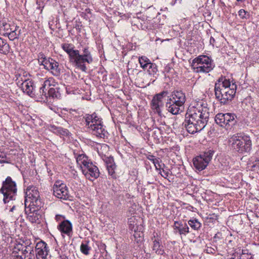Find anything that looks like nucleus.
<instances>
[{"mask_svg": "<svg viewBox=\"0 0 259 259\" xmlns=\"http://www.w3.org/2000/svg\"><path fill=\"white\" fill-rule=\"evenodd\" d=\"M58 229L60 231L62 235L64 234L70 237L72 234V225L68 220L63 221L57 227Z\"/></svg>", "mask_w": 259, "mask_h": 259, "instance_id": "f3484780", "label": "nucleus"}, {"mask_svg": "<svg viewBox=\"0 0 259 259\" xmlns=\"http://www.w3.org/2000/svg\"><path fill=\"white\" fill-rule=\"evenodd\" d=\"M106 167L108 171V174L112 178H116V174L115 173V169L116 168V165L114 162L113 158H108L106 161Z\"/></svg>", "mask_w": 259, "mask_h": 259, "instance_id": "5701e85b", "label": "nucleus"}, {"mask_svg": "<svg viewBox=\"0 0 259 259\" xmlns=\"http://www.w3.org/2000/svg\"><path fill=\"white\" fill-rule=\"evenodd\" d=\"M216 248L217 247L214 246V247H212L211 246H208L207 245L206 246V248L204 250V251L208 254H214L216 252Z\"/></svg>", "mask_w": 259, "mask_h": 259, "instance_id": "a19ab883", "label": "nucleus"}, {"mask_svg": "<svg viewBox=\"0 0 259 259\" xmlns=\"http://www.w3.org/2000/svg\"><path fill=\"white\" fill-rule=\"evenodd\" d=\"M238 2H243L245 0H237Z\"/></svg>", "mask_w": 259, "mask_h": 259, "instance_id": "5fc2aeb1", "label": "nucleus"}, {"mask_svg": "<svg viewBox=\"0 0 259 259\" xmlns=\"http://www.w3.org/2000/svg\"><path fill=\"white\" fill-rule=\"evenodd\" d=\"M64 219H65V217L62 215L57 214L55 217V220H56L57 222L60 221L61 222L63 221H65Z\"/></svg>", "mask_w": 259, "mask_h": 259, "instance_id": "49530a36", "label": "nucleus"}, {"mask_svg": "<svg viewBox=\"0 0 259 259\" xmlns=\"http://www.w3.org/2000/svg\"><path fill=\"white\" fill-rule=\"evenodd\" d=\"M21 88L23 92L26 93L31 97H33L35 94L34 83L32 80L25 79L21 83Z\"/></svg>", "mask_w": 259, "mask_h": 259, "instance_id": "6ab92c4d", "label": "nucleus"}, {"mask_svg": "<svg viewBox=\"0 0 259 259\" xmlns=\"http://www.w3.org/2000/svg\"><path fill=\"white\" fill-rule=\"evenodd\" d=\"M190 227L195 230H199L201 227V223L196 218L190 219L188 222Z\"/></svg>", "mask_w": 259, "mask_h": 259, "instance_id": "cd10ccee", "label": "nucleus"}, {"mask_svg": "<svg viewBox=\"0 0 259 259\" xmlns=\"http://www.w3.org/2000/svg\"><path fill=\"white\" fill-rule=\"evenodd\" d=\"M16 184L10 177H8L3 182L0 192L4 195L3 201L5 203L14 199L17 193Z\"/></svg>", "mask_w": 259, "mask_h": 259, "instance_id": "423d86ee", "label": "nucleus"}, {"mask_svg": "<svg viewBox=\"0 0 259 259\" xmlns=\"http://www.w3.org/2000/svg\"><path fill=\"white\" fill-rule=\"evenodd\" d=\"M139 62L141 67L144 70H146V68H147L149 65L151 63L150 60L145 56L139 57Z\"/></svg>", "mask_w": 259, "mask_h": 259, "instance_id": "2f4dec72", "label": "nucleus"}, {"mask_svg": "<svg viewBox=\"0 0 259 259\" xmlns=\"http://www.w3.org/2000/svg\"><path fill=\"white\" fill-rule=\"evenodd\" d=\"M87 179L93 181L99 177L100 172L97 166L91 162L81 171Z\"/></svg>", "mask_w": 259, "mask_h": 259, "instance_id": "ddd939ff", "label": "nucleus"}, {"mask_svg": "<svg viewBox=\"0 0 259 259\" xmlns=\"http://www.w3.org/2000/svg\"><path fill=\"white\" fill-rule=\"evenodd\" d=\"M238 13L239 16H244V15H246L247 12L243 9H241L238 12Z\"/></svg>", "mask_w": 259, "mask_h": 259, "instance_id": "8fccbe9b", "label": "nucleus"}, {"mask_svg": "<svg viewBox=\"0 0 259 259\" xmlns=\"http://www.w3.org/2000/svg\"><path fill=\"white\" fill-rule=\"evenodd\" d=\"M56 85H58L55 80L53 77H50L48 79L44 81L41 87H42L44 89L48 90L49 88H51V87H55Z\"/></svg>", "mask_w": 259, "mask_h": 259, "instance_id": "c756f323", "label": "nucleus"}, {"mask_svg": "<svg viewBox=\"0 0 259 259\" xmlns=\"http://www.w3.org/2000/svg\"><path fill=\"white\" fill-rule=\"evenodd\" d=\"M48 94L49 97L53 98H59L61 97L60 88L56 85L55 87L50 88L48 91Z\"/></svg>", "mask_w": 259, "mask_h": 259, "instance_id": "393cba45", "label": "nucleus"}, {"mask_svg": "<svg viewBox=\"0 0 259 259\" xmlns=\"http://www.w3.org/2000/svg\"><path fill=\"white\" fill-rule=\"evenodd\" d=\"M167 94V92L163 91L155 95L151 103V107L155 113H157L159 116H162V109L164 106V102L163 99Z\"/></svg>", "mask_w": 259, "mask_h": 259, "instance_id": "9d476101", "label": "nucleus"}, {"mask_svg": "<svg viewBox=\"0 0 259 259\" xmlns=\"http://www.w3.org/2000/svg\"><path fill=\"white\" fill-rule=\"evenodd\" d=\"M236 115L233 113H220L216 115L215 121L220 126L224 127L226 129H229L236 123Z\"/></svg>", "mask_w": 259, "mask_h": 259, "instance_id": "1a4fd4ad", "label": "nucleus"}, {"mask_svg": "<svg viewBox=\"0 0 259 259\" xmlns=\"http://www.w3.org/2000/svg\"><path fill=\"white\" fill-rule=\"evenodd\" d=\"M32 249V248L30 247L29 245H27V246H26V248L24 250H22V255L21 256L23 257H25V256H27V254L30 253V250Z\"/></svg>", "mask_w": 259, "mask_h": 259, "instance_id": "c03bdc74", "label": "nucleus"}, {"mask_svg": "<svg viewBox=\"0 0 259 259\" xmlns=\"http://www.w3.org/2000/svg\"><path fill=\"white\" fill-rule=\"evenodd\" d=\"M59 259H68V258L66 255H62L60 256Z\"/></svg>", "mask_w": 259, "mask_h": 259, "instance_id": "603ef678", "label": "nucleus"}, {"mask_svg": "<svg viewBox=\"0 0 259 259\" xmlns=\"http://www.w3.org/2000/svg\"><path fill=\"white\" fill-rule=\"evenodd\" d=\"M98 117L99 116L95 113L92 114H85L83 117L85 122V126L90 130L94 126V122L97 121L96 118Z\"/></svg>", "mask_w": 259, "mask_h": 259, "instance_id": "4be33fe9", "label": "nucleus"}, {"mask_svg": "<svg viewBox=\"0 0 259 259\" xmlns=\"http://www.w3.org/2000/svg\"><path fill=\"white\" fill-rule=\"evenodd\" d=\"M10 47L7 41L0 37V53L7 55L10 52Z\"/></svg>", "mask_w": 259, "mask_h": 259, "instance_id": "a878e982", "label": "nucleus"}, {"mask_svg": "<svg viewBox=\"0 0 259 259\" xmlns=\"http://www.w3.org/2000/svg\"><path fill=\"white\" fill-rule=\"evenodd\" d=\"M158 15H161V14L160 13H158Z\"/></svg>", "mask_w": 259, "mask_h": 259, "instance_id": "6e6d98bb", "label": "nucleus"}, {"mask_svg": "<svg viewBox=\"0 0 259 259\" xmlns=\"http://www.w3.org/2000/svg\"><path fill=\"white\" fill-rule=\"evenodd\" d=\"M35 254L36 259H47L49 252V248L48 244L41 240L38 242L35 245Z\"/></svg>", "mask_w": 259, "mask_h": 259, "instance_id": "f8f14e48", "label": "nucleus"}, {"mask_svg": "<svg viewBox=\"0 0 259 259\" xmlns=\"http://www.w3.org/2000/svg\"><path fill=\"white\" fill-rule=\"evenodd\" d=\"M147 158L148 160L152 161L153 163L155 161V160L157 158H156L154 155L149 154L147 156Z\"/></svg>", "mask_w": 259, "mask_h": 259, "instance_id": "09e8293b", "label": "nucleus"}, {"mask_svg": "<svg viewBox=\"0 0 259 259\" xmlns=\"http://www.w3.org/2000/svg\"><path fill=\"white\" fill-rule=\"evenodd\" d=\"M30 209V212L27 214V219L32 224H39L40 223L41 214L40 213L39 209L40 208L33 207Z\"/></svg>", "mask_w": 259, "mask_h": 259, "instance_id": "a211bd4d", "label": "nucleus"}, {"mask_svg": "<svg viewBox=\"0 0 259 259\" xmlns=\"http://www.w3.org/2000/svg\"><path fill=\"white\" fill-rule=\"evenodd\" d=\"M147 70V72L150 75L154 76L155 74H156L158 71L157 66L155 63H151L148 66L147 68H146Z\"/></svg>", "mask_w": 259, "mask_h": 259, "instance_id": "f704fd0d", "label": "nucleus"}, {"mask_svg": "<svg viewBox=\"0 0 259 259\" xmlns=\"http://www.w3.org/2000/svg\"><path fill=\"white\" fill-rule=\"evenodd\" d=\"M0 163H9L10 159L7 156L6 153L0 151Z\"/></svg>", "mask_w": 259, "mask_h": 259, "instance_id": "ea45409f", "label": "nucleus"}, {"mask_svg": "<svg viewBox=\"0 0 259 259\" xmlns=\"http://www.w3.org/2000/svg\"><path fill=\"white\" fill-rule=\"evenodd\" d=\"M151 240L153 242L152 250L158 254H162L164 250L161 245V238L158 233L154 232Z\"/></svg>", "mask_w": 259, "mask_h": 259, "instance_id": "dca6fc26", "label": "nucleus"}, {"mask_svg": "<svg viewBox=\"0 0 259 259\" xmlns=\"http://www.w3.org/2000/svg\"><path fill=\"white\" fill-rule=\"evenodd\" d=\"M209 41L210 44H213L215 41V39L213 38V37L211 36L210 38Z\"/></svg>", "mask_w": 259, "mask_h": 259, "instance_id": "3c124183", "label": "nucleus"}, {"mask_svg": "<svg viewBox=\"0 0 259 259\" xmlns=\"http://www.w3.org/2000/svg\"><path fill=\"white\" fill-rule=\"evenodd\" d=\"M173 229L175 233H178L182 237L183 236H186L189 231V228L186 223L182 221H175L173 225Z\"/></svg>", "mask_w": 259, "mask_h": 259, "instance_id": "2eb2a0df", "label": "nucleus"}, {"mask_svg": "<svg viewBox=\"0 0 259 259\" xmlns=\"http://www.w3.org/2000/svg\"><path fill=\"white\" fill-rule=\"evenodd\" d=\"M248 167L252 171H256L259 170V157L252 159L248 163Z\"/></svg>", "mask_w": 259, "mask_h": 259, "instance_id": "7c9ffc66", "label": "nucleus"}, {"mask_svg": "<svg viewBox=\"0 0 259 259\" xmlns=\"http://www.w3.org/2000/svg\"><path fill=\"white\" fill-rule=\"evenodd\" d=\"M13 27L14 28L12 30H10L9 31L5 33V35L8 36L11 40H14V39L18 38L19 36V34L16 32L17 28H18V27L13 25Z\"/></svg>", "mask_w": 259, "mask_h": 259, "instance_id": "c85d7f7f", "label": "nucleus"}, {"mask_svg": "<svg viewBox=\"0 0 259 259\" xmlns=\"http://www.w3.org/2000/svg\"><path fill=\"white\" fill-rule=\"evenodd\" d=\"M77 164L80 166L81 171L88 166L92 162L88 159V157L84 154H79L76 158Z\"/></svg>", "mask_w": 259, "mask_h": 259, "instance_id": "412c9836", "label": "nucleus"}, {"mask_svg": "<svg viewBox=\"0 0 259 259\" xmlns=\"http://www.w3.org/2000/svg\"><path fill=\"white\" fill-rule=\"evenodd\" d=\"M14 27L13 26H11L10 24L7 23L6 20L2 19L0 20V29L3 30L5 31L8 32L10 30H12Z\"/></svg>", "mask_w": 259, "mask_h": 259, "instance_id": "473e14b6", "label": "nucleus"}, {"mask_svg": "<svg viewBox=\"0 0 259 259\" xmlns=\"http://www.w3.org/2000/svg\"><path fill=\"white\" fill-rule=\"evenodd\" d=\"M96 119H97V121H95L94 122V126H96V125H98V124H99L103 123L102 119L101 118L99 117L98 118H96Z\"/></svg>", "mask_w": 259, "mask_h": 259, "instance_id": "de8ad7c7", "label": "nucleus"}, {"mask_svg": "<svg viewBox=\"0 0 259 259\" xmlns=\"http://www.w3.org/2000/svg\"><path fill=\"white\" fill-rule=\"evenodd\" d=\"M50 58H47L44 53H39L38 55V63L40 65H43L45 64V63L47 62L46 61H48V59H50Z\"/></svg>", "mask_w": 259, "mask_h": 259, "instance_id": "58836bf2", "label": "nucleus"}, {"mask_svg": "<svg viewBox=\"0 0 259 259\" xmlns=\"http://www.w3.org/2000/svg\"><path fill=\"white\" fill-rule=\"evenodd\" d=\"M89 241H84L82 242L80 245V251L85 255H88L91 249V247L89 246Z\"/></svg>", "mask_w": 259, "mask_h": 259, "instance_id": "72a5a7b5", "label": "nucleus"}, {"mask_svg": "<svg viewBox=\"0 0 259 259\" xmlns=\"http://www.w3.org/2000/svg\"><path fill=\"white\" fill-rule=\"evenodd\" d=\"M214 151L209 150L193 159V165L198 170L204 169L212 159Z\"/></svg>", "mask_w": 259, "mask_h": 259, "instance_id": "6e6552de", "label": "nucleus"}, {"mask_svg": "<svg viewBox=\"0 0 259 259\" xmlns=\"http://www.w3.org/2000/svg\"><path fill=\"white\" fill-rule=\"evenodd\" d=\"M12 257L13 259H35V255L32 249L30 250L29 254L25 256V257H23L22 256H19V255H13Z\"/></svg>", "mask_w": 259, "mask_h": 259, "instance_id": "e433bc0d", "label": "nucleus"}, {"mask_svg": "<svg viewBox=\"0 0 259 259\" xmlns=\"http://www.w3.org/2000/svg\"><path fill=\"white\" fill-rule=\"evenodd\" d=\"M46 61L44 62V68L50 71L53 75L59 76L61 73V68L59 67V63L52 58H50Z\"/></svg>", "mask_w": 259, "mask_h": 259, "instance_id": "4468645a", "label": "nucleus"}, {"mask_svg": "<svg viewBox=\"0 0 259 259\" xmlns=\"http://www.w3.org/2000/svg\"><path fill=\"white\" fill-rule=\"evenodd\" d=\"M90 130L91 131L92 134L97 137L105 138L108 137V133L103 123L98 124V125H96V126H93V127Z\"/></svg>", "mask_w": 259, "mask_h": 259, "instance_id": "aec40b11", "label": "nucleus"}, {"mask_svg": "<svg viewBox=\"0 0 259 259\" xmlns=\"http://www.w3.org/2000/svg\"><path fill=\"white\" fill-rule=\"evenodd\" d=\"M229 142L234 150L241 154L248 153L251 149L250 138L246 135H234L230 139Z\"/></svg>", "mask_w": 259, "mask_h": 259, "instance_id": "20e7f679", "label": "nucleus"}, {"mask_svg": "<svg viewBox=\"0 0 259 259\" xmlns=\"http://www.w3.org/2000/svg\"><path fill=\"white\" fill-rule=\"evenodd\" d=\"M42 204L37 188L34 186L28 187L25 191V207L28 205V206L40 208Z\"/></svg>", "mask_w": 259, "mask_h": 259, "instance_id": "0eeeda50", "label": "nucleus"}, {"mask_svg": "<svg viewBox=\"0 0 259 259\" xmlns=\"http://www.w3.org/2000/svg\"><path fill=\"white\" fill-rule=\"evenodd\" d=\"M54 195L56 197L63 200L69 199L68 189L64 183L60 181L56 182L53 187Z\"/></svg>", "mask_w": 259, "mask_h": 259, "instance_id": "9b49d317", "label": "nucleus"}, {"mask_svg": "<svg viewBox=\"0 0 259 259\" xmlns=\"http://www.w3.org/2000/svg\"><path fill=\"white\" fill-rule=\"evenodd\" d=\"M48 90L47 89H44L42 87L40 88L39 93H37V95L40 96L39 98L41 102H45L46 100H47L48 95Z\"/></svg>", "mask_w": 259, "mask_h": 259, "instance_id": "c9c22d12", "label": "nucleus"}, {"mask_svg": "<svg viewBox=\"0 0 259 259\" xmlns=\"http://www.w3.org/2000/svg\"><path fill=\"white\" fill-rule=\"evenodd\" d=\"M153 164L155 167V169L157 170H160L163 169V167H165V164L162 163L161 159L160 158H157Z\"/></svg>", "mask_w": 259, "mask_h": 259, "instance_id": "4c0bfd02", "label": "nucleus"}, {"mask_svg": "<svg viewBox=\"0 0 259 259\" xmlns=\"http://www.w3.org/2000/svg\"><path fill=\"white\" fill-rule=\"evenodd\" d=\"M62 49L69 55L70 62L76 68L83 72H86L87 68L85 64H91L93 59L90 51L87 48L82 50V54L74 49V46L71 44L65 43L61 45Z\"/></svg>", "mask_w": 259, "mask_h": 259, "instance_id": "f03ea898", "label": "nucleus"}, {"mask_svg": "<svg viewBox=\"0 0 259 259\" xmlns=\"http://www.w3.org/2000/svg\"><path fill=\"white\" fill-rule=\"evenodd\" d=\"M191 66L195 72L205 73L209 72L214 67L212 60L204 55L193 59Z\"/></svg>", "mask_w": 259, "mask_h": 259, "instance_id": "39448f33", "label": "nucleus"}, {"mask_svg": "<svg viewBox=\"0 0 259 259\" xmlns=\"http://www.w3.org/2000/svg\"><path fill=\"white\" fill-rule=\"evenodd\" d=\"M15 209V206H13L10 209V211H13Z\"/></svg>", "mask_w": 259, "mask_h": 259, "instance_id": "864d4df0", "label": "nucleus"}, {"mask_svg": "<svg viewBox=\"0 0 259 259\" xmlns=\"http://www.w3.org/2000/svg\"><path fill=\"white\" fill-rule=\"evenodd\" d=\"M164 167H163V169L159 170V174H160L162 177L166 179L169 175V172L168 171L164 170Z\"/></svg>", "mask_w": 259, "mask_h": 259, "instance_id": "a18cd8bd", "label": "nucleus"}, {"mask_svg": "<svg viewBox=\"0 0 259 259\" xmlns=\"http://www.w3.org/2000/svg\"><path fill=\"white\" fill-rule=\"evenodd\" d=\"M166 108L169 112L174 115H177L180 113L181 109L177 105L170 103L167 101L166 103Z\"/></svg>", "mask_w": 259, "mask_h": 259, "instance_id": "bb28decb", "label": "nucleus"}, {"mask_svg": "<svg viewBox=\"0 0 259 259\" xmlns=\"http://www.w3.org/2000/svg\"><path fill=\"white\" fill-rule=\"evenodd\" d=\"M209 116V109L201 102H195L189 106L183 124L188 133L194 134L205 127Z\"/></svg>", "mask_w": 259, "mask_h": 259, "instance_id": "f257e3e1", "label": "nucleus"}, {"mask_svg": "<svg viewBox=\"0 0 259 259\" xmlns=\"http://www.w3.org/2000/svg\"><path fill=\"white\" fill-rule=\"evenodd\" d=\"M237 90L235 82L225 77H220L215 84L214 92L216 99L224 105L232 101Z\"/></svg>", "mask_w": 259, "mask_h": 259, "instance_id": "7ed1b4c3", "label": "nucleus"}, {"mask_svg": "<svg viewBox=\"0 0 259 259\" xmlns=\"http://www.w3.org/2000/svg\"><path fill=\"white\" fill-rule=\"evenodd\" d=\"M56 130H57V132L63 136L67 135L68 132L67 130L64 129L61 127H56Z\"/></svg>", "mask_w": 259, "mask_h": 259, "instance_id": "37998d69", "label": "nucleus"}, {"mask_svg": "<svg viewBox=\"0 0 259 259\" xmlns=\"http://www.w3.org/2000/svg\"><path fill=\"white\" fill-rule=\"evenodd\" d=\"M167 102H170V103H172V104H175V105H177L178 107L181 108V107H183V105L181 104L180 102L178 103V101L175 100L174 98H172L170 96L169 97L168 100H167Z\"/></svg>", "mask_w": 259, "mask_h": 259, "instance_id": "79ce46f5", "label": "nucleus"}, {"mask_svg": "<svg viewBox=\"0 0 259 259\" xmlns=\"http://www.w3.org/2000/svg\"><path fill=\"white\" fill-rule=\"evenodd\" d=\"M170 96L183 105L186 102L185 94L181 91H174Z\"/></svg>", "mask_w": 259, "mask_h": 259, "instance_id": "b1692460", "label": "nucleus"}]
</instances>
